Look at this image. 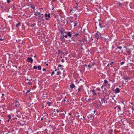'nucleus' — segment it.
<instances>
[{
  "label": "nucleus",
  "instance_id": "obj_38",
  "mask_svg": "<svg viewBox=\"0 0 134 134\" xmlns=\"http://www.w3.org/2000/svg\"><path fill=\"white\" fill-rule=\"evenodd\" d=\"M78 8L77 7H76L75 8V9H77Z\"/></svg>",
  "mask_w": 134,
  "mask_h": 134
},
{
  "label": "nucleus",
  "instance_id": "obj_41",
  "mask_svg": "<svg viewBox=\"0 0 134 134\" xmlns=\"http://www.w3.org/2000/svg\"><path fill=\"white\" fill-rule=\"evenodd\" d=\"M56 111H57V113H58L59 112V111H58V110H56Z\"/></svg>",
  "mask_w": 134,
  "mask_h": 134
},
{
  "label": "nucleus",
  "instance_id": "obj_6",
  "mask_svg": "<svg viewBox=\"0 0 134 134\" xmlns=\"http://www.w3.org/2000/svg\"><path fill=\"white\" fill-rule=\"evenodd\" d=\"M122 3H120V2H118L116 3V4L118 6H119V7H122Z\"/></svg>",
  "mask_w": 134,
  "mask_h": 134
},
{
  "label": "nucleus",
  "instance_id": "obj_13",
  "mask_svg": "<svg viewBox=\"0 0 134 134\" xmlns=\"http://www.w3.org/2000/svg\"><path fill=\"white\" fill-rule=\"evenodd\" d=\"M74 27L76 26H77V24H78V22L77 21H76L74 22Z\"/></svg>",
  "mask_w": 134,
  "mask_h": 134
},
{
  "label": "nucleus",
  "instance_id": "obj_45",
  "mask_svg": "<svg viewBox=\"0 0 134 134\" xmlns=\"http://www.w3.org/2000/svg\"><path fill=\"white\" fill-rule=\"evenodd\" d=\"M70 23H72V22H73V21H70Z\"/></svg>",
  "mask_w": 134,
  "mask_h": 134
},
{
  "label": "nucleus",
  "instance_id": "obj_4",
  "mask_svg": "<svg viewBox=\"0 0 134 134\" xmlns=\"http://www.w3.org/2000/svg\"><path fill=\"white\" fill-rule=\"evenodd\" d=\"M45 16L46 17V20H48L51 18L50 15L49 14H47V13H45Z\"/></svg>",
  "mask_w": 134,
  "mask_h": 134
},
{
  "label": "nucleus",
  "instance_id": "obj_55",
  "mask_svg": "<svg viewBox=\"0 0 134 134\" xmlns=\"http://www.w3.org/2000/svg\"><path fill=\"white\" fill-rule=\"evenodd\" d=\"M15 25H16V26H17V24H16Z\"/></svg>",
  "mask_w": 134,
  "mask_h": 134
},
{
  "label": "nucleus",
  "instance_id": "obj_3",
  "mask_svg": "<svg viewBox=\"0 0 134 134\" xmlns=\"http://www.w3.org/2000/svg\"><path fill=\"white\" fill-rule=\"evenodd\" d=\"M96 92V91L94 90L90 91V93L93 96L96 95L97 94Z\"/></svg>",
  "mask_w": 134,
  "mask_h": 134
},
{
  "label": "nucleus",
  "instance_id": "obj_36",
  "mask_svg": "<svg viewBox=\"0 0 134 134\" xmlns=\"http://www.w3.org/2000/svg\"><path fill=\"white\" fill-rule=\"evenodd\" d=\"M60 33H61V34H62V33H63V31H60Z\"/></svg>",
  "mask_w": 134,
  "mask_h": 134
},
{
  "label": "nucleus",
  "instance_id": "obj_57",
  "mask_svg": "<svg viewBox=\"0 0 134 134\" xmlns=\"http://www.w3.org/2000/svg\"><path fill=\"white\" fill-rule=\"evenodd\" d=\"M73 120L71 122L72 123V122H73Z\"/></svg>",
  "mask_w": 134,
  "mask_h": 134
},
{
  "label": "nucleus",
  "instance_id": "obj_46",
  "mask_svg": "<svg viewBox=\"0 0 134 134\" xmlns=\"http://www.w3.org/2000/svg\"><path fill=\"white\" fill-rule=\"evenodd\" d=\"M93 112L94 113H95L96 112V111L95 110H94Z\"/></svg>",
  "mask_w": 134,
  "mask_h": 134
},
{
  "label": "nucleus",
  "instance_id": "obj_29",
  "mask_svg": "<svg viewBox=\"0 0 134 134\" xmlns=\"http://www.w3.org/2000/svg\"><path fill=\"white\" fill-rule=\"evenodd\" d=\"M79 35V34H77H77H76L75 35L76 36H77V35Z\"/></svg>",
  "mask_w": 134,
  "mask_h": 134
},
{
  "label": "nucleus",
  "instance_id": "obj_52",
  "mask_svg": "<svg viewBox=\"0 0 134 134\" xmlns=\"http://www.w3.org/2000/svg\"><path fill=\"white\" fill-rule=\"evenodd\" d=\"M8 17H9V18L10 17V15L8 16Z\"/></svg>",
  "mask_w": 134,
  "mask_h": 134
},
{
  "label": "nucleus",
  "instance_id": "obj_2",
  "mask_svg": "<svg viewBox=\"0 0 134 134\" xmlns=\"http://www.w3.org/2000/svg\"><path fill=\"white\" fill-rule=\"evenodd\" d=\"M101 36V35L98 32L96 33L94 35L95 37L97 39H98Z\"/></svg>",
  "mask_w": 134,
  "mask_h": 134
},
{
  "label": "nucleus",
  "instance_id": "obj_59",
  "mask_svg": "<svg viewBox=\"0 0 134 134\" xmlns=\"http://www.w3.org/2000/svg\"><path fill=\"white\" fill-rule=\"evenodd\" d=\"M112 99H114V98H112Z\"/></svg>",
  "mask_w": 134,
  "mask_h": 134
},
{
  "label": "nucleus",
  "instance_id": "obj_25",
  "mask_svg": "<svg viewBox=\"0 0 134 134\" xmlns=\"http://www.w3.org/2000/svg\"><path fill=\"white\" fill-rule=\"evenodd\" d=\"M81 91V90H80V88H78V92H80Z\"/></svg>",
  "mask_w": 134,
  "mask_h": 134
},
{
  "label": "nucleus",
  "instance_id": "obj_37",
  "mask_svg": "<svg viewBox=\"0 0 134 134\" xmlns=\"http://www.w3.org/2000/svg\"><path fill=\"white\" fill-rule=\"evenodd\" d=\"M61 61L62 62H64V60L63 59H62Z\"/></svg>",
  "mask_w": 134,
  "mask_h": 134
},
{
  "label": "nucleus",
  "instance_id": "obj_18",
  "mask_svg": "<svg viewBox=\"0 0 134 134\" xmlns=\"http://www.w3.org/2000/svg\"><path fill=\"white\" fill-rule=\"evenodd\" d=\"M103 101H104V103H105V102H106V103H107V101L106 100H103V101H102V104L103 103Z\"/></svg>",
  "mask_w": 134,
  "mask_h": 134
},
{
  "label": "nucleus",
  "instance_id": "obj_15",
  "mask_svg": "<svg viewBox=\"0 0 134 134\" xmlns=\"http://www.w3.org/2000/svg\"><path fill=\"white\" fill-rule=\"evenodd\" d=\"M46 103L49 106L51 104V102H48V101L47 102H46Z\"/></svg>",
  "mask_w": 134,
  "mask_h": 134
},
{
  "label": "nucleus",
  "instance_id": "obj_14",
  "mask_svg": "<svg viewBox=\"0 0 134 134\" xmlns=\"http://www.w3.org/2000/svg\"><path fill=\"white\" fill-rule=\"evenodd\" d=\"M61 72L59 70H58V71H57V75H60V74H61Z\"/></svg>",
  "mask_w": 134,
  "mask_h": 134
},
{
  "label": "nucleus",
  "instance_id": "obj_27",
  "mask_svg": "<svg viewBox=\"0 0 134 134\" xmlns=\"http://www.w3.org/2000/svg\"><path fill=\"white\" fill-rule=\"evenodd\" d=\"M20 22H19L17 24V26L18 25H20Z\"/></svg>",
  "mask_w": 134,
  "mask_h": 134
},
{
  "label": "nucleus",
  "instance_id": "obj_20",
  "mask_svg": "<svg viewBox=\"0 0 134 134\" xmlns=\"http://www.w3.org/2000/svg\"><path fill=\"white\" fill-rule=\"evenodd\" d=\"M33 68L35 69H36L37 68V67L36 66H34L33 67Z\"/></svg>",
  "mask_w": 134,
  "mask_h": 134
},
{
  "label": "nucleus",
  "instance_id": "obj_35",
  "mask_svg": "<svg viewBox=\"0 0 134 134\" xmlns=\"http://www.w3.org/2000/svg\"><path fill=\"white\" fill-rule=\"evenodd\" d=\"M103 87H104V86H102L101 87V89H103Z\"/></svg>",
  "mask_w": 134,
  "mask_h": 134
},
{
  "label": "nucleus",
  "instance_id": "obj_44",
  "mask_svg": "<svg viewBox=\"0 0 134 134\" xmlns=\"http://www.w3.org/2000/svg\"><path fill=\"white\" fill-rule=\"evenodd\" d=\"M7 121L8 122H9V119H8V120H7Z\"/></svg>",
  "mask_w": 134,
  "mask_h": 134
},
{
  "label": "nucleus",
  "instance_id": "obj_47",
  "mask_svg": "<svg viewBox=\"0 0 134 134\" xmlns=\"http://www.w3.org/2000/svg\"><path fill=\"white\" fill-rule=\"evenodd\" d=\"M2 96H4V94H2Z\"/></svg>",
  "mask_w": 134,
  "mask_h": 134
},
{
  "label": "nucleus",
  "instance_id": "obj_17",
  "mask_svg": "<svg viewBox=\"0 0 134 134\" xmlns=\"http://www.w3.org/2000/svg\"><path fill=\"white\" fill-rule=\"evenodd\" d=\"M37 68H38V69L39 70H41V67L40 65L38 66L37 67Z\"/></svg>",
  "mask_w": 134,
  "mask_h": 134
},
{
  "label": "nucleus",
  "instance_id": "obj_1",
  "mask_svg": "<svg viewBox=\"0 0 134 134\" xmlns=\"http://www.w3.org/2000/svg\"><path fill=\"white\" fill-rule=\"evenodd\" d=\"M35 13V15L36 16H37L39 17V19H40L41 20H43V16H42L41 15H43V14H40L39 12H37Z\"/></svg>",
  "mask_w": 134,
  "mask_h": 134
},
{
  "label": "nucleus",
  "instance_id": "obj_28",
  "mask_svg": "<svg viewBox=\"0 0 134 134\" xmlns=\"http://www.w3.org/2000/svg\"><path fill=\"white\" fill-rule=\"evenodd\" d=\"M7 2L8 3H9L10 2V1L9 0H7Z\"/></svg>",
  "mask_w": 134,
  "mask_h": 134
},
{
  "label": "nucleus",
  "instance_id": "obj_31",
  "mask_svg": "<svg viewBox=\"0 0 134 134\" xmlns=\"http://www.w3.org/2000/svg\"><path fill=\"white\" fill-rule=\"evenodd\" d=\"M118 106H116V107H115L114 108V109H117V108H118Z\"/></svg>",
  "mask_w": 134,
  "mask_h": 134
},
{
  "label": "nucleus",
  "instance_id": "obj_51",
  "mask_svg": "<svg viewBox=\"0 0 134 134\" xmlns=\"http://www.w3.org/2000/svg\"><path fill=\"white\" fill-rule=\"evenodd\" d=\"M57 70H56V69H55V70H54V71H56Z\"/></svg>",
  "mask_w": 134,
  "mask_h": 134
},
{
  "label": "nucleus",
  "instance_id": "obj_9",
  "mask_svg": "<svg viewBox=\"0 0 134 134\" xmlns=\"http://www.w3.org/2000/svg\"><path fill=\"white\" fill-rule=\"evenodd\" d=\"M104 83L105 84L104 86L107 87V84L108 83V81L106 80H104Z\"/></svg>",
  "mask_w": 134,
  "mask_h": 134
},
{
  "label": "nucleus",
  "instance_id": "obj_30",
  "mask_svg": "<svg viewBox=\"0 0 134 134\" xmlns=\"http://www.w3.org/2000/svg\"><path fill=\"white\" fill-rule=\"evenodd\" d=\"M62 66V65H61L59 64L58 65V67H61Z\"/></svg>",
  "mask_w": 134,
  "mask_h": 134
},
{
  "label": "nucleus",
  "instance_id": "obj_33",
  "mask_svg": "<svg viewBox=\"0 0 134 134\" xmlns=\"http://www.w3.org/2000/svg\"><path fill=\"white\" fill-rule=\"evenodd\" d=\"M113 62H111L110 63V65H111L112 64H113Z\"/></svg>",
  "mask_w": 134,
  "mask_h": 134
},
{
  "label": "nucleus",
  "instance_id": "obj_56",
  "mask_svg": "<svg viewBox=\"0 0 134 134\" xmlns=\"http://www.w3.org/2000/svg\"><path fill=\"white\" fill-rule=\"evenodd\" d=\"M9 116V119H10V116Z\"/></svg>",
  "mask_w": 134,
  "mask_h": 134
},
{
  "label": "nucleus",
  "instance_id": "obj_49",
  "mask_svg": "<svg viewBox=\"0 0 134 134\" xmlns=\"http://www.w3.org/2000/svg\"><path fill=\"white\" fill-rule=\"evenodd\" d=\"M43 120V119L42 118H41V120Z\"/></svg>",
  "mask_w": 134,
  "mask_h": 134
},
{
  "label": "nucleus",
  "instance_id": "obj_34",
  "mask_svg": "<svg viewBox=\"0 0 134 134\" xmlns=\"http://www.w3.org/2000/svg\"><path fill=\"white\" fill-rule=\"evenodd\" d=\"M54 74V71H53V72H52V75H53Z\"/></svg>",
  "mask_w": 134,
  "mask_h": 134
},
{
  "label": "nucleus",
  "instance_id": "obj_39",
  "mask_svg": "<svg viewBox=\"0 0 134 134\" xmlns=\"http://www.w3.org/2000/svg\"><path fill=\"white\" fill-rule=\"evenodd\" d=\"M88 68H90L91 66L90 65H88Z\"/></svg>",
  "mask_w": 134,
  "mask_h": 134
},
{
  "label": "nucleus",
  "instance_id": "obj_61",
  "mask_svg": "<svg viewBox=\"0 0 134 134\" xmlns=\"http://www.w3.org/2000/svg\"><path fill=\"white\" fill-rule=\"evenodd\" d=\"M111 131H113V130H111Z\"/></svg>",
  "mask_w": 134,
  "mask_h": 134
},
{
  "label": "nucleus",
  "instance_id": "obj_24",
  "mask_svg": "<svg viewBox=\"0 0 134 134\" xmlns=\"http://www.w3.org/2000/svg\"><path fill=\"white\" fill-rule=\"evenodd\" d=\"M30 90H28L27 91V92H26V93H27L29 92H30Z\"/></svg>",
  "mask_w": 134,
  "mask_h": 134
},
{
  "label": "nucleus",
  "instance_id": "obj_5",
  "mask_svg": "<svg viewBox=\"0 0 134 134\" xmlns=\"http://www.w3.org/2000/svg\"><path fill=\"white\" fill-rule=\"evenodd\" d=\"M27 62H29L32 63L33 62V60L31 57H30L27 58Z\"/></svg>",
  "mask_w": 134,
  "mask_h": 134
},
{
  "label": "nucleus",
  "instance_id": "obj_19",
  "mask_svg": "<svg viewBox=\"0 0 134 134\" xmlns=\"http://www.w3.org/2000/svg\"><path fill=\"white\" fill-rule=\"evenodd\" d=\"M31 7L34 9L35 8V7L34 5H31Z\"/></svg>",
  "mask_w": 134,
  "mask_h": 134
},
{
  "label": "nucleus",
  "instance_id": "obj_21",
  "mask_svg": "<svg viewBox=\"0 0 134 134\" xmlns=\"http://www.w3.org/2000/svg\"><path fill=\"white\" fill-rule=\"evenodd\" d=\"M64 37H65L66 38H67V36L66 35H65L64 36H63V37H61V38H63Z\"/></svg>",
  "mask_w": 134,
  "mask_h": 134
},
{
  "label": "nucleus",
  "instance_id": "obj_58",
  "mask_svg": "<svg viewBox=\"0 0 134 134\" xmlns=\"http://www.w3.org/2000/svg\"><path fill=\"white\" fill-rule=\"evenodd\" d=\"M58 51H59V52H61V51H60V50H59Z\"/></svg>",
  "mask_w": 134,
  "mask_h": 134
},
{
  "label": "nucleus",
  "instance_id": "obj_26",
  "mask_svg": "<svg viewBox=\"0 0 134 134\" xmlns=\"http://www.w3.org/2000/svg\"><path fill=\"white\" fill-rule=\"evenodd\" d=\"M91 99L90 98L88 99L86 101L87 102L90 101V100H91Z\"/></svg>",
  "mask_w": 134,
  "mask_h": 134
},
{
  "label": "nucleus",
  "instance_id": "obj_62",
  "mask_svg": "<svg viewBox=\"0 0 134 134\" xmlns=\"http://www.w3.org/2000/svg\"><path fill=\"white\" fill-rule=\"evenodd\" d=\"M46 65H48V64H47Z\"/></svg>",
  "mask_w": 134,
  "mask_h": 134
},
{
  "label": "nucleus",
  "instance_id": "obj_53",
  "mask_svg": "<svg viewBox=\"0 0 134 134\" xmlns=\"http://www.w3.org/2000/svg\"><path fill=\"white\" fill-rule=\"evenodd\" d=\"M83 119H85V117H84V116H83Z\"/></svg>",
  "mask_w": 134,
  "mask_h": 134
},
{
  "label": "nucleus",
  "instance_id": "obj_40",
  "mask_svg": "<svg viewBox=\"0 0 134 134\" xmlns=\"http://www.w3.org/2000/svg\"><path fill=\"white\" fill-rule=\"evenodd\" d=\"M3 40V39L2 38H0V41H2Z\"/></svg>",
  "mask_w": 134,
  "mask_h": 134
},
{
  "label": "nucleus",
  "instance_id": "obj_60",
  "mask_svg": "<svg viewBox=\"0 0 134 134\" xmlns=\"http://www.w3.org/2000/svg\"><path fill=\"white\" fill-rule=\"evenodd\" d=\"M133 58H134V55H133Z\"/></svg>",
  "mask_w": 134,
  "mask_h": 134
},
{
  "label": "nucleus",
  "instance_id": "obj_22",
  "mask_svg": "<svg viewBox=\"0 0 134 134\" xmlns=\"http://www.w3.org/2000/svg\"><path fill=\"white\" fill-rule=\"evenodd\" d=\"M125 63L124 62H123L121 63L120 64L121 65H123Z\"/></svg>",
  "mask_w": 134,
  "mask_h": 134
},
{
  "label": "nucleus",
  "instance_id": "obj_7",
  "mask_svg": "<svg viewBox=\"0 0 134 134\" xmlns=\"http://www.w3.org/2000/svg\"><path fill=\"white\" fill-rule=\"evenodd\" d=\"M122 47L121 46H120L116 48V50H118V49H120V51L121 52H122V50L121 49H122Z\"/></svg>",
  "mask_w": 134,
  "mask_h": 134
},
{
  "label": "nucleus",
  "instance_id": "obj_43",
  "mask_svg": "<svg viewBox=\"0 0 134 134\" xmlns=\"http://www.w3.org/2000/svg\"><path fill=\"white\" fill-rule=\"evenodd\" d=\"M26 79L27 80H28L29 81H30V80H29L28 79Z\"/></svg>",
  "mask_w": 134,
  "mask_h": 134
},
{
  "label": "nucleus",
  "instance_id": "obj_48",
  "mask_svg": "<svg viewBox=\"0 0 134 134\" xmlns=\"http://www.w3.org/2000/svg\"><path fill=\"white\" fill-rule=\"evenodd\" d=\"M19 113H20V112L18 111H17V114H18Z\"/></svg>",
  "mask_w": 134,
  "mask_h": 134
},
{
  "label": "nucleus",
  "instance_id": "obj_32",
  "mask_svg": "<svg viewBox=\"0 0 134 134\" xmlns=\"http://www.w3.org/2000/svg\"><path fill=\"white\" fill-rule=\"evenodd\" d=\"M43 71H46V69H43Z\"/></svg>",
  "mask_w": 134,
  "mask_h": 134
},
{
  "label": "nucleus",
  "instance_id": "obj_42",
  "mask_svg": "<svg viewBox=\"0 0 134 134\" xmlns=\"http://www.w3.org/2000/svg\"><path fill=\"white\" fill-rule=\"evenodd\" d=\"M86 67L87 66V65L86 64H85L84 65Z\"/></svg>",
  "mask_w": 134,
  "mask_h": 134
},
{
  "label": "nucleus",
  "instance_id": "obj_23",
  "mask_svg": "<svg viewBox=\"0 0 134 134\" xmlns=\"http://www.w3.org/2000/svg\"><path fill=\"white\" fill-rule=\"evenodd\" d=\"M27 84L29 85H31L32 84V83L31 82H29L27 83Z\"/></svg>",
  "mask_w": 134,
  "mask_h": 134
},
{
  "label": "nucleus",
  "instance_id": "obj_12",
  "mask_svg": "<svg viewBox=\"0 0 134 134\" xmlns=\"http://www.w3.org/2000/svg\"><path fill=\"white\" fill-rule=\"evenodd\" d=\"M75 87V86L74 84H72L70 85V87L71 89H73Z\"/></svg>",
  "mask_w": 134,
  "mask_h": 134
},
{
  "label": "nucleus",
  "instance_id": "obj_16",
  "mask_svg": "<svg viewBox=\"0 0 134 134\" xmlns=\"http://www.w3.org/2000/svg\"><path fill=\"white\" fill-rule=\"evenodd\" d=\"M117 110H118V112L120 111L121 109L120 107H119L118 106V107L117 108Z\"/></svg>",
  "mask_w": 134,
  "mask_h": 134
},
{
  "label": "nucleus",
  "instance_id": "obj_8",
  "mask_svg": "<svg viewBox=\"0 0 134 134\" xmlns=\"http://www.w3.org/2000/svg\"><path fill=\"white\" fill-rule=\"evenodd\" d=\"M66 34L69 37H71L72 34H71L70 32H67Z\"/></svg>",
  "mask_w": 134,
  "mask_h": 134
},
{
  "label": "nucleus",
  "instance_id": "obj_10",
  "mask_svg": "<svg viewBox=\"0 0 134 134\" xmlns=\"http://www.w3.org/2000/svg\"><path fill=\"white\" fill-rule=\"evenodd\" d=\"M115 91L117 93H119L120 92V90L118 88H117L116 89Z\"/></svg>",
  "mask_w": 134,
  "mask_h": 134
},
{
  "label": "nucleus",
  "instance_id": "obj_50",
  "mask_svg": "<svg viewBox=\"0 0 134 134\" xmlns=\"http://www.w3.org/2000/svg\"><path fill=\"white\" fill-rule=\"evenodd\" d=\"M65 101V99H64L63 100V101Z\"/></svg>",
  "mask_w": 134,
  "mask_h": 134
},
{
  "label": "nucleus",
  "instance_id": "obj_54",
  "mask_svg": "<svg viewBox=\"0 0 134 134\" xmlns=\"http://www.w3.org/2000/svg\"><path fill=\"white\" fill-rule=\"evenodd\" d=\"M34 57H36V56L35 55V56H34Z\"/></svg>",
  "mask_w": 134,
  "mask_h": 134
},
{
  "label": "nucleus",
  "instance_id": "obj_11",
  "mask_svg": "<svg viewBox=\"0 0 134 134\" xmlns=\"http://www.w3.org/2000/svg\"><path fill=\"white\" fill-rule=\"evenodd\" d=\"M130 79V78H129V77H125L124 78V79L126 81L127 80H129Z\"/></svg>",
  "mask_w": 134,
  "mask_h": 134
}]
</instances>
